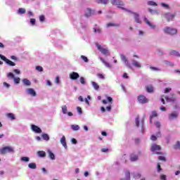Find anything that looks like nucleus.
<instances>
[{
    "mask_svg": "<svg viewBox=\"0 0 180 180\" xmlns=\"http://www.w3.org/2000/svg\"><path fill=\"white\" fill-rule=\"evenodd\" d=\"M30 23H31V25H32V26H34V25H36V19L31 18L30 19Z\"/></svg>",
    "mask_w": 180,
    "mask_h": 180,
    "instance_id": "3c124183",
    "label": "nucleus"
},
{
    "mask_svg": "<svg viewBox=\"0 0 180 180\" xmlns=\"http://www.w3.org/2000/svg\"><path fill=\"white\" fill-rule=\"evenodd\" d=\"M20 161H22L23 162H29V161H30V158L28 157H22L20 158Z\"/></svg>",
    "mask_w": 180,
    "mask_h": 180,
    "instance_id": "c9c22d12",
    "label": "nucleus"
},
{
    "mask_svg": "<svg viewBox=\"0 0 180 180\" xmlns=\"http://www.w3.org/2000/svg\"><path fill=\"white\" fill-rule=\"evenodd\" d=\"M111 4L115 6H117L120 9H122L124 6V3L122 0H112Z\"/></svg>",
    "mask_w": 180,
    "mask_h": 180,
    "instance_id": "0eeeda50",
    "label": "nucleus"
},
{
    "mask_svg": "<svg viewBox=\"0 0 180 180\" xmlns=\"http://www.w3.org/2000/svg\"><path fill=\"white\" fill-rule=\"evenodd\" d=\"M122 11H125V12H128V13H131V15H134V19L136 23H141V20L140 19V14L136 12H133L124 7H120Z\"/></svg>",
    "mask_w": 180,
    "mask_h": 180,
    "instance_id": "f257e3e1",
    "label": "nucleus"
},
{
    "mask_svg": "<svg viewBox=\"0 0 180 180\" xmlns=\"http://www.w3.org/2000/svg\"><path fill=\"white\" fill-rule=\"evenodd\" d=\"M94 33H101V29L94 28Z\"/></svg>",
    "mask_w": 180,
    "mask_h": 180,
    "instance_id": "338daca9",
    "label": "nucleus"
},
{
    "mask_svg": "<svg viewBox=\"0 0 180 180\" xmlns=\"http://www.w3.org/2000/svg\"><path fill=\"white\" fill-rule=\"evenodd\" d=\"M146 91L147 92L151 93L154 91V87H153V86H148L146 87Z\"/></svg>",
    "mask_w": 180,
    "mask_h": 180,
    "instance_id": "58836bf2",
    "label": "nucleus"
},
{
    "mask_svg": "<svg viewBox=\"0 0 180 180\" xmlns=\"http://www.w3.org/2000/svg\"><path fill=\"white\" fill-rule=\"evenodd\" d=\"M134 178H135V179H140L141 174L140 173H136L134 174Z\"/></svg>",
    "mask_w": 180,
    "mask_h": 180,
    "instance_id": "a18cd8bd",
    "label": "nucleus"
},
{
    "mask_svg": "<svg viewBox=\"0 0 180 180\" xmlns=\"http://www.w3.org/2000/svg\"><path fill=\"white\" fill-rule=\"evenodd\" d=\"M150 70H151L152 71H161V70H160V68H155V67H153V66L150 67Z\"/></svg>",
    "mask_w": 180,
    "mask_h": 180,
    "instance_id": "de8ad7c7",
    "label": "nucleus"
},
{
    "mask_svg": "<svg viewBox=\"0 0 180 180\" xmlns=\"http://www.w3.org/2000/svg\"><path fill=\"white\" fill-rule=\"evenodd\" d=\"M80 81V84H82V85H86V81H85V77H81L79 79Z\"/></svg>",
    "mask_w": 180,
    "mask_h": 180,
    "instance_id": "4c0bfd02",
    "label": "nucleus"
},
{
    "mask_svg": "<svg viewBox=\"0 0 180 180\" xmlns=\"http://www.w3.org/2000/svg\"><path fill=\"white\" fill-rule=\"evenodd\" d=\"M7 153H15V149L11 146H6L0 148V154H6Z\"/></svg>",
    "mask_w": 180,
    "mask_h": 180,
    "instance_id": "f03ea898",
    "label": "nucleus"
},
{
    "mask_svg": "<svg viewBox=\"0 0 180 180\" xmlns=\"http://www.w3.org/2000/svg\"><path fill=\"white\" fill-rule=\"evenodd\" d=\"M148 12H150L151 15H158V11L157 10H153L151 8H148Z\"/></svg>",
    "mask_w": 180,
    "mask_h": 180,
    "instance_id": "473e14b6",
    "label": "nucleus"
},
{
    "mask_svg": "<svg viewBox=\"0 0 180 180\" xmlns=\"http://www.w3.org/2000/svg\"><path fill=\"white\" fill-rule=\"evenodd\" d=\"M164 18L169 22V20H173L174 18H175V14H172L170 13H167L163 15Z\"/></svg>",
    "mask_w": 180,
    "mask_h": 180,
    "instance_id": "9b49d317",
    "label": "nucleus"
},
{
    "mask_svg": "<svg viewBox=\"0 0 180 180\" xmlns=\"http://www.w3.org/2000/svg\"><path fill=\"white\" fill-rule=\"evenodd\" d=\"M13 72H15V74H17L18 75L20 74V70L18 69H14Z\"/></svg>",
    "mask_w": 180,
    "mask_h": 180,
    "instance_id": "4d7b16f0",
    "label": "nucleus"
},
{
    "mask_svg": "<svg viewBox=\"0 0 180 180\" xmlns=\"http://www.w3.org/2000/svg\"><path fill=\"white\" fill-rule=\"evenodd\" d=\"M7 117H8V119H11V120H15V115H13V113H8L7 114Z\"/></svg>",
    "mask_w": 180,
    "mask_h": 180,
    "instance_id": "ea45409f",
    "label": "nucleus"
},
{
    "mask_svg": "<svg viewBox=\"0 0 180 180\" xmlns=\"http://www.w3.org/2000/svg\"><path fill=\"white\" fill-rule=\"evenodd\" d=\"M69 78L72 80L78 79V78H79V74L77 72H72L70 73Z\"/></svg>",
    "mask_w": 180,
    "mask_h": 180,
    "instance_id": "f8f14e48",
    "label": "nucleus"
},
{
    "mask_svg": "<svg viewBox=\"0 0 180 180\" xmlns=\"http://www.w3.org/2000/svg\"><path fill=\"white\" fill-rule=\"evenodd\" d=\"M138 101L139 103H147L148 102V99L143 95L138 97Z\"/></svg>",
    "mask_w": 180,
    "mask_h": 180,
    "instance_id": "4468645a",
    "label": "nucleus"
},
{
    "mask_svg": "<svg viewBox=\"0 0 180 180\" xmlns=\"http://www.w3.org/2000/svg\"><path fill=\"white\" fill-rule=\"evenodd\" d=\"M81 58H82V60H83V61H84V63H88V61H89L88 58H86V56H85L82 55Z\"/></svg>",
    "mask_w": 180,
    "mask_h": 180,
    "instance_id": "09e8293b",
    "label": "nucleus"
},
{
    "mask_svg": "<svg viewBox=\"0 0 180 180\" xmlns=\"http://www.w3.org/2000/svg\"><path fill=\"white\" fill-rule=\"evenodd\" d=\"M148 5H149V6H157V3L153 1H148Z\"/></svg>",
    "mask_w": 180,
    "mask_h": 180,
    "instance_id": "c03bdc74",
    "label": "nucleus"
},
{
    "mask_svg": "<svg viewBox=\"0 0 180 180\" xmlns=\"http://www.w3.org/2000/svg\"><path fill=\"white\" fill-rule=\"evenodd\" d=\"M31 129L32 130V131H34V133H37V134L41 133V129H40V127L34 124L31 125Z\"/></svg>",
    "mask_w": 180,
    "mask_h": 180,
    "instance_id": "2eb2a0df",
    "label": "nucleus"
},
{
    "mask_svg": "<svg viewBox=\"0 0 180 180\" xmlns=\"http://www.w3.org/2000/svg\"><path fill=\"white\" fill-rule=\"evenodd\" d=\"M139 160V156L136 154H131L130 156V160L131 162L137 161Z\"/></svg>",
    "mask_w": 180,
    "mask_h": 180,
    "instance_id": "5701e85b",
    "label": "nucleus"
},
{
    "mask_svg": "<svg viewBox=\"0 0 180 180\" xmlns=\"http://www.w3.org/2000/svg\"><path fill=\"white\" fill-rule=\"evenodd\" d=\"M71 129L74 131H78V130H79V125H77V124H72Z\"/></svg>",
    "mask_w": 180,
    "mask_h": 180,
    "instance_id": "cd10ccee",
    "label": "nucleus"
},
{
    "mask_svg": "<svg viewBox=\"0 0 180 180\" xmlns=\"http://www.w3.org/2000/svg\"><path fill=\"white\" fill-rule=\"evenodd\" d=\"M158 160H160V161H165V157H164V156H159L158 157Z\"/></svg>",
    "mask_w": 180,
    "mask_h": 180,
    "instance_id": "e2e57ef3",
    "label": "nucleus"
},
{
    "mask_svg": "<svg viewBox=\"0 0 180 180\" xmlns=\"http://www.w3.org/2000/svg\"><path fill=\"white\" fill-rule=\"evenodd\" d=\"M36 70L37 71H39V72H43V68L41 66H37Z\"/></svg>",
    "mask_w": 180,
    "mask_h": 180,
    "instance_id": "603ef678",
    "label": "nucleus"
},
{
    "mask_svg": "<svg viewBox=\"0 0 180 180\" xmlns=\"http://www.w3.org/2000/svg\"><path fill=\"white\" fill-rule=\"evenodd\" d=\"M108 102H109V103L112 104V102H113V98H112V97L108 96L107 97V100H103L102 103H103V105H107Z\"/></svg>",
    "mask_w": 180,
    "mask_h": 180,
    "instance_id": "6ab92c4d",
    "label": "nucleus"
},
{
    "mask_svg": "<svg viewBox=\"0 0 180 180\" xmlns=\"http://www.w3.org/2000/svg\"><path fill=\"white\" fill-rule=\"evenodd\" d=\"M165 99L166 100L167 102H173L174 101V98L171 97H165Z\"/></svg>",
    "mask_w": 180,
    "mask_h": 180,
    "instance_id": "8fccbe9b",
    "label": "nucleus"
},
{
    "mask_svg": "<svg viewBox=\"0 0 180 180\" xmlns=\"http://www.w3.org/2000/svg\"><path fill=\"white\" fill-rule=\"evenodd\" d=\"M135 124L136 127H140L141 126V130L142 133H144V119H142L140 122V119L139 118V117H137L135 119Z\"/></svg>",
    "mask_w": 180,
    "mask_h": 180,
    "instance_id": "7ed1b4c3",
    "label": "nucleus"
},
{
    "mask_svg": "<svg viewBox=\"0 0 180 180\" xmlns=\"http://www.w3.org/2000/svg\"><path fill=\"white\" fill-rule=\"evenodd\" d=\"M174 148H175V150H178V148H180V142L179 141L174 145Z\"/></svg>",
    "mask_w": 180,
    "mask_h": 180,
    "instance_id": "49530a36",
    "label": "nucleus"
},
{
    "mask_svg": "<svg viewBox=\"0 0 180 180\" xmlns=\"http://www.w3.org/2000/svg\"><path fill=\"white\" fill-rule=\"evenodd\" d=\"M7 78H9L10 79H13L15 78V75L12 72H8L7 74Z\"/></svg>",
    "mask_w": 180,
    "mask_h": 180,
    "instance_id": "a19ab883",
    "label": "nucleus"
},
{
    "mask_svg": "<svg viewBox=\"0 0 180 180\" xmlns=\"http://www.w3.org/2000/svg\"><path fill=\"white\" fill-rule=\"evenodd\" d=\"M60 141V144H62L65 150H67L68 148V146H67V141H65V136H63Z\"/></svg>",
    "mask_w": 180,
    "mask_h": 180,
    "instance_id": "f3484780",
    "label": "nucleus"
},
{
    "mask_svg": "<svg viewBox=\"0 0 180 180\" xmlns=\"http://www.w3.org/2000/svg\"><path fill=\"white\" fill-rule=\"evenodd\" d=\"M44 19H45L44 15H40L39 16L40 22H44Z\"/></svg>",
    "mask_w": 180,
    "mask_h": 180,
    "instance_id": "680f3d73",
    "label": "nucleus"
},
{
    "mask_svg": "<svg viewBox=\"0 0 180 180\" xmlns=\"http://www.w3.org/2000/svg\"><path fill=\"white\" fill-rule=\"evenodd\" d=\"M132 65H134V67H136V68H141V64L134 60H132Z\"/></svg>",
    "mask_w": 180,
    "mask_h": 180,
    "instance_id": "412c9836",
    "label": "nucleus"
},
{
    "mask_svg": "<svg viewBox=\"0 0 180 180\" xmlns=\"http://www.w3.org/2000/svg\"><path fill=\"white\" fill-rule=\"evenodd\" d=\"M0 58L1 60H3V61H5L8 65H10V67H15V65H16L15 63H13L11 60L8 59L6 57H5V56L2 54H0Z\"/></svg>",
    "mask_w": 180,
    "mask_h": 180,
    "instance_id": "6e6552de",
    "label": "nucleus"
},
{
    "mask_svg": "<svg viewBox=\"0 0 180 180\" xmlns=\"http://www.w3.org/2000/svg\"><path fill=\"white\" fill-rule=\"evenodd\" d=\"M120 57L122 61L124 63L125 65H127V67H129V68H131V65H130V63H129V60H127V58H126V56H124V54H121Z\"/></svg>",
    "mask_w": 180,
    "mask_h": 180,
    "instance_id": "9d476101",
    "label": "nucleus"
},
{
    "mask_svg": "<svg viewBox=\"0 0 180 180\" xmlns=\"http://www.w3.org/2000/svg\"><path fill=\"white\" fill-rule=\"evenodd\" d=\"M150 140H152V141H155V140H157V136H155V135H152L150 137Z\"/></svg>",
    "mask_w": 180,
    "mask_h": 180,
    "instance_id": "052dcab7",
    "label": "nucleus"
},
{
    "mask_svg": "<svg viewBox=\"0 0 180 180\" xmlns=\"http://www.w3.org/2000/svg\"><path fill=\"white\" fill-rule=\"evenodd\" d=\"M150 150L153 154H161V146H160L159 145H152Z\"/></svg>",
    "mask_w": 180,
    "mask_h": 180,
    "instance_id": "423d86ee",
    "label": "nucleus"
},
{
    "mask_svg": "<svg viewBox=\"0 0 180 180\" xmlns=\"http://www.w3.org/2000/svg\"><path fill=\"white\" fill-rule=\"evenodd\" d=\"M91 85L95 91H99V85L95 82H91Z\"/></svg>",
    "mask_w": 180,
    "mask_h": 180,
    "instance_id": "b1692460",
    "label": "nucleus"
},
{
    "mask_svg": "<svg viewBox=\"0 0 180 180\" xmlns=\"http://www.w3.org/2000/svg\"><path fill=\"white\" fill-rule=\"evenodd\" d=\"M158 115L157 114V112L153 111L151 113V115L150 116V123L153 122V117H157Z\"/></svg>",
    "mask_w": 180,
    "mask_h": 180,
    "instance_id": "a878e982",
    "label": "nucleus"
},
{
    "mask_svg": "<svg viewBox=\"0 0 180 180\" xmlns=\"http://www.w3.org/2000/svg\"><path fill=\"white\" fill-rule=\"evenodd\" d=\"M3 85H4V86H5V88H7V89L11 88V84H8V83L6 82H4L3 83Z\"/></svg>",
    "mask_w": 180,
    "mask_h": 180,
    "instance_id": "864d4df0",
    "label": "nucleus"
},
{
    "mask_svg": "<svg viewBox=\"0 0 180 180\" xmlns=\"http://www.w3.org/2000/svg\"><path fill=\"white\" fill-rule=\"evenodd\" d=\"M13 79L14 81V84H20V79L19 77H15Z\"/></svg>",
    "mask_w": 180,
    "mask_h": 180,
    "instance_id": "79ce46f5",
    "label": "nucleus"
},
{
    "mask_svg": "<svg viewBox=\"0 0 180 180\" xmlns=\"http://www.w3.org/2000/svg\"><path fill=\"white\" fill-rule=\"evenodd\" d=\"M119 26H120V24H116V23H113V22H108L107 23V27H119Z\"/></svg>",
    "mask_w": 180,
    "mask_h": 180,
    "instance_id": "4be33fe9",
    "label": "nucleus"
},
{
    "mask_svg": "<svg viewBox=\"0 0 180 180\" xmlns=\"http://www.w3.org/2000/svg\"><path fill=\"white\" fill-rule=\"evenodd\" d=\"M95 13V11L91 8H86L85 11V16L86 18H89V16H92Z\"/></svg>",
    "mask_w": 180,
    "mask_h": 180,
    "instance_id": "dca6fc26",
    "label": "nucleus"
},
{
    "mask_svg": "<svg viewBox=\"0 0 180 180\" xmlns=\"http://www.w3.org/2000/svg\"><path fill=\"white\" fill-rule=\"evenodd\" d=\"M48 154H49L51 160H56V155H54V153H53V152H51V150H48Z\"/></svg>",
    "mask_w": 180,
    "mask_h": 180,
    "instance_id": "bb28decb",
    "label": "nucleus"
},
{
    "mask_svg": "<svg viewBox=\"0 0 180 180\" xmlns=\"http://www.w3.org/2000/svg\"><path fill=\"white\" fill-rule=\"evenodd\" d=\"M55 82L57 85H60V77L58 76L56 77Z\"/></svg>",
    "mask_w": 180,
    "mask_h": 180,
    "instance_id": "5fc2aeb1",
    "label": "nucleus"
},
{
    "mask_svg": "<svg viewBox=\"0 0 180 180\" xmlns=\"http://www.w3.org/2000/svg\"><path fill=\"white\" fill-rule=\"evenodd\" d=\"M37 155H39L41 158H44L46 157V152L43 150H39L37 152Z\"/></svg>",
    "mask_w": 180,
    "mask_h": 180,
    "instance_id": "7c9ffc66",
    "label": "nucleus"
},
{
    "mask_svg": "<svg viewBox=\"0 0 180 180\" xmlns=\"http://www.w3.org/2000/svg\"><path fill=\"white\" fill-rule=\"evenodd\" d=\"M171 56H176V57H179L180 54L179 52L176 51H172L170 52Z\"/></svg>",
    "mask_w": 180,
    "mask_h": 180,
    "instance_id": "e433bc0d",
    "label": "nucleus"
},
{
    "mask_svg": "<svg viewBox=\"0 0 180 180\" xmlns=\"http://www.w3.org/2000/svg\"><path fill=\"white\" fill-rule=\"evenodd\" d=\"M143 20H144L145 23H146V25H148V26L150 27V29H155V25L153 24L151 22H150V20H148L147 17L144 16Z\"/></svg>",
    "mask_w": 180,
    "mask_h": 180,
    "instance_id": "ddd939ff",
    "label": "nucleus"
},
{
    "mask_svg": "<svg viewBox=\"0 0 180 180\" xmlns=\"http://www.w3.org/2000/svg\"><path fill=\"white\" fill-rule=\"evenodd\" d=\"M98 4H103V5H106L109 0H96Z\"/></svg>",
    "mask_w": 180,
    "mask_h": 180,
    "instance_id": "37998d69",
    "label": "nucleus"
},
{
    "mask_svg": "<svg viewBox=\"0 0 180 180\" xmlns=\"http://www.w3.org/2000/svg\"><path fill=\"white\" fill-rule=\"evenodd\" d=\"M165 33H167V34H176L178 33V30L176 28H171L169 27H166L164 28Z\"/></svg>",
    "mask_w": 180,
    "mask_h": 180,
    "instance_id": "39448f33",
    "label": "nucleus"
},
{
    "mask_svg": "<svg viewBox=\"0 0 180 180\" xmlns=\"http://www.w3.org/2000/svg\"><path fill=\"white\" fill-rule=\"evenodd\" d=\"M121 180H130V172H125V179H122Z\"/></svg>",
    "mask_w": 180,
    "mask_h": 180,
    "instance_id": "c756f323",
    "label": "nucleus"
},
{
    "mask_svg": "<svg viewBox=\"0 0 180 180\" xmlns=\"http://www.w3.org/2000/svg\"><path fill=\"white\" fill-rule=\"evenodd\" d=\"M168 92H171V88H166L165 89V94H168Z\"/></svg>",
    "mask_w": 180,
    "mask_h": 180,
    "instance_id": "69168bd1",
    "label": "nucleus"
},
{
    "mask_svg": "<svg viewBox=\"0 0 180 180\" xmlns=\"http://www.w3.org/2000/svg\"><path fill=\"white\" fill-rule=\"evenodd\" d=\"M160 179H161V180H167V176L165 175V174H162V175L160 176Z\"/></svg>",
    "mask_w": 180,
    "mask_h": 180,
    "instance_id": "bf43d9fd",
    "label": "nucleus"
},
{
    "mask_svg": "<svg viewBox=\"0 0 180 180\" xmlns=\"http://www.w3.org/2000/svg\"><path fill=\"white\" fill-rule=\"evenodd\" d=\"M155 125L156 126V127H158V129H160L161 124H160L159 122H155Z\"/></svg>",
    "mask_w": 180,
    "mask_h": 180,
    "instance_id": "0e129e2a",
    "label": "nucleus"
},
{
    "mask_svg": "<svg viewBox=\"0 0 180 180\" xmlns=\"http://www.w3.org/2000/svg\"><path fill=\"white\" fill-rule=\"evenodd\" d=\"M77 112L79 113V115H82V109L80 107H77Z\"/></svg>",
    "mask_w": 180,
    "mask_h": 180,
    "instance_id": "13d9d810",
    "label": "nucleus"
},
{
    "mask_svg": "<svg viewBox=\"0 0 180 180\" xmlns=\"http://www.w3.org/2000/svg\"><path fill=\"white\" fill-rule=\"evenodd\" d=\"M165 63L166 64V65H170L171 67L174 66V63H172L168 60H165Z\"/></svg>",
    "mask_w": 180,
    "mask_h": 180,
    "instance_id": "6e6d98bb",
    "label": "nucleus"
},
{
    "mask_svg": "<svg viewBox=\"0 0 180 180\" xmlns=\"http://www.w3.org/2000/svg\"><path fill=\"white\" fill-rule=\"evenodd\" d=\"M178 117V113L176 112H173L169 115V120H174Z\"/></svg>",
    "mask_w": 180,
    "mask_h": 180,
    "instance_id": "a211bd4d",
    "label": "nucleus"
},
{
    "mask_svg": "<svg viewBox=\"0 0 180 180\" xmlns=\"http://www.w3.org/2000/svg\"><path fill=\"white\" fill-rule=\"evenodd\" d=\"M96 46L98 49V50H99V51H101V53L102 54H103L104 56H109V51L108 50V49L105 46H103L101 45H100L99 44H96Z\"/></svg>",
    "mask_w": 180,
    "mask_h": 180,
    "instance_id": "20e7f679",
    "label": "nucleus"
},
{
    "mask_svg": "<svg viewBox=\"0 0 180 180\" xmlns=\"http://www.w3.org/2000/svg\"><path fill=\"white\" fill-rule=\"evenodd\" d=\"M28 167L30 168V169H36V168H37V166L36 165V163L32 162L28 165Z\"/></svg>",
    "mask_w": 180,
    "mask_h": 180,
    "instance_id": "c85d7f7f",
    "label": "nucleus"
},
{
    "mask_svg": "<svg viewBox=\"0 0 180 180\" xmlns=\"http://www.w3.org/2000/svg\"><path fill=\"white\" fill-rule=\"evenodd\" d=\"M18 13H19L20 15H23V13H26V9L23 8H20L18 11Z\"/></svg>",
    "mask_w": 180,
    "mask_h": 180,
    "instance_id": "72a5a7b5",
    "label": "nucleus"
},
{
    "mask_svg": "<svg viewBox=\"0 0 180 180\" xmlns=\"http://www.w3.org/2000/svg\"><path fill=\"white\" fill-rule=\"evenodd\" d=\"M100 60L108 68H110V67H112V65L109 63L105 62L103 58H101Z\"/></svg>",
    "mask_w": 180,
    "mask_h": 180,
    "instance_id": "393cba45",
    "label": "nucleus"
},
{
    "mask_svg": "<svg viewBox=\"0 0 180 180\" xmlns=\"http://www.w3.org/2000/svg\"><path fill=\"white\" fill-rule=\"evenodd\" d=\"M42 139L45 140V141H49V140H50V136L47 134H43Z\"/></svg>",
    "mask_w": 180,
    "mask_h": 180,
    "instance_id": "2f4dec72",
    "label": "nucleus"
},
{
    "mask_svg": "<svg viewBox=\"0 0 180 180\" xmlns=\"http://www.w3.org/2000/svg\"><path fill=\"white\" fill-rule=\"evenodd\" d=\"M71 141H72V144H77V139H72Z\"/></svg>",
    "mask_w": 180,
    "mask_h": 180,
    "instance_id": "774afa93",
    "label": "nucleus"
},
{
    "mask_svg": "<svg viewBox=\"0 0 180 180\" xmlns=\"http://www.w3.org/2000/svg\"><path fill=\"white\" fill-rule=\"evenodd\" d=\"M25 93L27 94V95H30V96H37V93H36V91L34 90V89L30 88V89H27L25 90Z\"/></svg>",
    "mask_w": 180,
    "mask_h": 180,
    "instance_id": "1a4fd4ad",
    "label": "nucleus"
},
{
    "mask_svg": "<svg viewBox=\"0 0 180 180\" xmlns=\"http://www.w3.org/2000/svg\"><path fill=\"white\" fill-rule=\"evenodd\" d=\"M68 112V109H67V105H64L62 106V113H63V115H67Z\"/></svg>",
    "mask_w": 180,
    "mask_h": 180,
    "instance_id": "f704fd0d",
    "label": "nucleus"
},
{
    "mask_svg": "<svg viewBox=\"0 0 180 180\" xmlns=\"http://www.w3.org/2000/svg\"><path fill=\"white\" fill-rule=\"evenodd\" d=\"M22 83L24 84V85H25L26 86H30L32 85V82H30V80L27 79H22Z\"/></svg>",
    "mask_w": 180,
    "mask_h": 180,
    "instance_id": "aec40b11",
    "label": "nucleus"
}]
</instances>
